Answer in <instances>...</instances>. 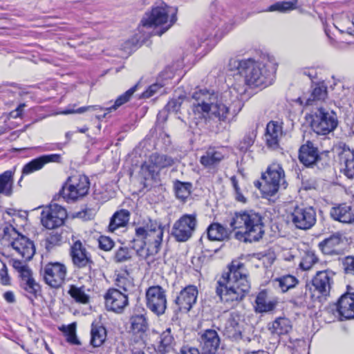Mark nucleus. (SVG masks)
Segmentation results:
<instances>
[{
    "label": "nucleus",
    "mask_w": 354,
    "mask_h": 354,
    "mask_svg": "<svg viewBox=\"0 0 354 354\" xmlns=\"http://www.w3.org/2000/svg\"><path fill=\"white\" fill-rule=\"evenodd\" d=\"M232 231L218 223H212L207 229V237L211 241H224L229 239Z\"/></svg>",
    "instance_id": "nucleus-29"
},
{
    "label": "nucleus",
    "mask_w": 354,
    "mask_h": 354,
    "mask_svg": "<svg viewBox=\"0 0 354 354\" xmlns=\"http://www.w3.org/2000/svg\"><path fill=\"white\" fill-rule=\"evenodd\" d=\"M19 234L12 225L5 223L0 227V240L7 242L9 245L19 237Z\"/></svg>",
    "instance_id": "nucleus-39"
},
{
    "label": "nucleus",
    "mask_w": 354,
    "mask_h": 354,
    "mask_svg": "<svg viewBox=\"0 0 354 354\" xmlns=\"http://www.w3.org/2000/svg\"><path fill=\"white\" fill-rule=\"evenodd\" d=\"M335 273L331 270L317 271L311 280L313 291L318 294L317 297L326 298L334 284Z\"/></svg>",
    "instance_id": "nucleus-14"
},
{
    "label": "nucleus",
    "mask_w": 354,
    "mask_h": 354,
    "mask_svg": "<svg viewBox=\"0 0 354 354\" xmlns=\"http://www.w3.org/2000/svg\"><path fill=\"white\" fill-rule=\"evenodd\" d=\"M91 336V344L93 347H99L104 343L106 339V330L104 326L93 323Z\"/></svg>",
    "instance_id": "nucleus-34"
},
{
    "label": "nucleus",
    "mask_w": 354,
    "mask_h": 354,
    "mask_svg": "<svg viewBox=\"0 0 354 354\" xmlns=\"http://www.w3.org/2000/svg\"><path fill=\"white\" fill-rule=\"evenodd\" d=\"M41 157L44 165L48 162H60L62 160L61 155L57 153L43 155Z\"/></svg>",
    "instance_id": "nucleus-57"
},
{
    "label": "nucleus",
    "mask_w": 354,
    "mask_h": 354,
    "mask_svg": "<svg viewBox=\"0 0 354 354\" xmlns=\"http://www.w3.org/2000/svg\"><path fill=\"white\" fill-rule=\"evenodd\" d=\"M238 70L250 87H266L270 84L269 75L262 63L251 59L241 60L239 62Z\"/></svg>",
    "instance_id": "nucleus-6"
},
{
    "label": "nucleus",
    "mask_w": 354,
    "mask_h": 354,
    "mask_svg": "<svg viewBox=\"0 0 354 354\" xmlns=\"http://www.w3.org/2000/svg\"><path fill=\"white\" fill-rule=\"evenodd\" d=\"M66 217V210L61 205L55 203L42 211L41 222L46 228L54 229L62 225Z\"/></svg>",
    "instance_id": "nucleus-15"
},
{
    "label": "nucleus",
    "mask_w": 354,
    "mask_h": 354,
    "mask_svg": "<svg viewBox=\"0 0 354 354\" xmlns=\"http://www.w3.org/2000/svg\"><path fill=\"white\" fill-rule=\"evenodd\" d=\"M199 342L203 354H216L221 340L215 330L207 329L200 334Z\"/></svg>",
    "instance_id": "nucleus-20"
},
{
    "label": "nucleus",
    "mask_w": 354,
    "mask_h": 354,
    "mask_svg": "<svg viewBox=\"0 0 354 354\" xmlns=\"http://www.w3.org/2000/svg\"><path fill=\"white\" fill-rule=\"evenodd\" d=\"M137 85L133 86L131 88H129L128 91H127L124 93L120 95L115 101V103L113 106L109 107L106 109V110L110 112L111 111H115L118 109L120 106H121L122 104L127 103L129 101L133 94L135 93V91L137 89Z\"/></svg>",
    "instance_id": "nucleus-43"
},
{
    "label": "nucleus",
    "mask_w": 354,
    "mask_h": 354,
    "mask_svg": "<svg viewBox=\"0 0 354 354\" xmlns=\"http://www.w3.org/2000/svg\"><path fill=\"white\" fill-rule=\"evenodd\" d=\"M3 298L8 303H14L15 301V297L12 291H7L3 294Z\"/></svg>",
    "instance_id": "nucleus-63"
},
{
    "label": "nucleus",
    "mask_w": 354,
    "mask_h": 354,
    "mask_svg": "<svg viewBox=\"0 0 354 354\" xmlns=\"http://www.w3.org/2000/svg\"><path fill=\"white\" fill-rule=\"evenodd\" d=\"M266 292H260L256 298V311L264 313L271 311L274 309L275 304L272 301H267Z\"/></svg>",
    "instance_id": "nucleus-41"
},
{
    "label": "nucleus",
    "mask_w": 354,
    "mask_h": 354,
    "mask_svg": "<svg viewBox=\"0 0 354 354\" xmlns=\"http://www.w3.org/2000/svg\"><path fill=\"white\" fill-rule=\"evenodd\" d=\"M90 187L87 176L77 174L68 178L61 194L67 201H75L88 194Z\"/></svg>",
    "instance_id": "nucleus-9"
},
{
    "label": "nucleus",
    "mask_w": 354,
    "mask_h": 354,
    "mask_svg": "<svg viewBox=\"0 0 354 354\" xmlns=\"http://www.w3.org/2000/svg\"><path fill=\"white\" fill-rule=\"evenodd\" d=\"M96 106H82L77 109H66L64 111H62L61 113L64 115H68L71 113H82L85 111H90V110H96Z\"/></svg>",
    "instance_id": "nucleus-55"
},
{
    "label": "nucleus",
    "mask_w": 354,
    "mask_h": 354,
    "mask_svg": "<svg viewBox=\"0 0 354 354\" xmlns=\"http://www.w3.org/2000/svg\"><path fill=\"white\" fill-rule=\"evenodd\" d=\"M283 136L282 123L277 121H270L266 126L264 135L266 145L272 149L279 147V141Z\"/></svg>",
    "instance_id": "nucleus-23"
},
{
    "label": "nucleus",
    "mask_w": 354,
    "mask_h": 354,
    "mask_svg": "<svg viewBox=\"0 0 354 354\" xmlns=\"http://www.w3.org/2000/svg\"><path fill=\"white\" fill-rule=\"evenodd\" d=\"M105 307L107 310L120 313L129 304L127 293L117 288H110L104 295Z\"/></svg>",
    "instance_id": "nucleus-17"
},
{
    "label": "nucleus",
    "mask_w": 354,
    "mask_h": 354,
    "mask_svg": "<svg viewBox=\"0 0 354 354\" xmlns=\"http://www.w3.org/2000/svg\"><path fill=\"white\" fill-rule=\"evenodd\" d=\"M68 293L77 303L88 304L89 301V295L85 292V287H78L75 285H71Z\"/></svg>",
    "instance_id": "nucleus-38"
},
{
    "label": "nucleus",
    "mask_w": 354,
    "mask_h": 354,
    "mask_svg": "<svg viewBox=\"0 0 354 354\" xmlns=\"http://www.w3.org/2000/svg\"><path fill=\"white\" fill-rule=\"evenodd\" d=\"M146 306L155 315L160 316L167 308L166 290L160 286H152L146 291Z\"/></svg>",
    "instance_id": "nucleus-11"
},
{
    "label": "nucleus",
    "mask_w": 354,
    "mask_h": 354,
    "mask_svg": "<svg viewBox=\"0 0 354 354\" xmlns=\"http://www.w3.org/2000/svg\"><path fill=\"white\" fill-rule=\"evenodd\" d=\"M133 252L127 247H120L116 250L114 255V261L116 263H124L130 261L132 258Z\"/></svg>",
    "instance_id": "nucleus-46"
},
{
    "label": "nucleus",
    "mask_w": 354,
    "mask_h": 354,
    "mask_svg": "<svg viewBox=\"0 0 354 354\" xmlns=\"http://www.w3.org/2000/svg\"><path fill=\"white\" fill-rule=\"evenodd\" d=\"M46 284L53 288H59L64 283L67 270L66 266L58 262H50L41 270Z\"/></svg>",
    "instance_id": "nucleus-12"
},
{
    "label": "nucleus",
    "mask_w": 354,
    "mask_h": 354,
    "mask_svg": "<svg viewBox=\"0 0 354 354\" xmlns=\"http://www.w3.org/2000/svg\"><path fill=\"white\" fill-rule=\"evenodd\" d=\"M20 286L26 292L29 293L30 296L35 297L37 296L40 289L39 285L36 283L34 279L21 281Z\"/></svg>",
    "instance_id": "nucleus-49"
},
{
    "label": "nucleus",
    "mask_w": 354,
    "mask_h": 354,
    "mask_svg": "<svg viewBox=\"0 0 354 354\" xmlns=\"http://www.w3.org/2000/svg\"><path fill=\"white\" fill-rule=\"evenodd\" d=\"M12 266L19 273L26 266L21 261L15 259L12 260Z\"/></svg>",
    "instance_id": "nucleus-62"
},
{
    "label": "nucleus",
    "mask_w": 354,
    "mask_h": 354,
    "mask_svg": "<svg viewBox=\"0 0 354 354\" xmlns=\"http://www.w3.org/2000/svg\"><path fill=\"white\" fill-rule=\"evenodd\" d=\"M163 233L164 227L160 222L149 219L136 227L132 248L139 257L147 260L159 252Z\"/></svg>",
    "instance_id": "nucleus-3"
},
{
    "label": "nucleus",
    "mask_w": 354,
    "mask_h": 354,
    "mask_svg": "<svg viewBox=\"0 0 354 354\" xmlns=\"http://www.w3.org/2000/svg\"><path fill=\"white\" fill-rule=\"evenodd\" d=\"M298 0H292V1H281L277 2L271 5L266 10L269 12L277 11L280 12H286L296 8V4Z\"/></svg>",
    "instance_id": "nucleus-44"
},
{
    "label": "nucleus",
    "mask_w": 354,
    "mask_h": 354,
    "mask_svg": "<svg viewBox=\"0 0 354 354\" xmlns=\"http://www.w3.org/2000/svg\"><path fill=\"white\" fill-rule=\"evenodd\" d=\"M67 341L75 345H79L80 344L74 331H71L67 337Z\"/></svg>",
    "instance_id": "nucleus-61"
},
{
    "label": "nucleus",
    "mask_w": 354,
    "mask_h": 354,
    "mask_svg": "<svg viewBox=\"0 0 354 354\" xmlns=\"http://www.w3.org/2000/svg\"><path fill=\"white\" fill-rule=\"evenodd\" d=\"M318 258L313 252L308 251L304 253L299 263V267L303 270H309L317 263Z\"/></svg>",
    "instance_id": "nucleus-45"
},
{
    "label": "nucleus",
    "mask_w": 354,
    "mask_h": 354,
    "mask_svg": "<svg viewBox=\"0 0 354 354\" xmlns=\"http://www.w3.org/2000/svg\"><path fill=\"white\" fill-rule=\"evenodd\" d=\"M284 177L285 174L281 166L274 163L268 167L265 173L262 174L263 182L257 181L254 185L261 190L263 197L274 196L281 187L286 188Z\"/></svg>",
    "instance_id": "nucleus-7"
},
{
    "label": "nucleus",
    "mask_w": 354,
    "mask_h": 354,
    "mask_svg": "<svg viewBox=\"0 0 354 354\" xmlns=\"http://www.w3.org/2000/svg\"><path fill=\"white\" fill-rule=\"evenodd\" d=\"M299 161L307 167H313L319 160L318 149L310 141L301 146L299 151Z\"/></svg>",
    "instance_id": "nucleus-24"
},
{
    "label": "nucleus",
    "mask_w": 354,
    "mask_h": 354,
    "mask_svg": "<svg viewBox=\"0 0 354 354\" xmlns=\"http://www.w3.org/2000/svg\"><path fill=\"white\" fill-rule=\"evenodd\" d=\"M25 106H26V104L24 103L20 104L17 106V108L13 112H12V113H16V114L15 115H12V117L15 118L21 117L22 113H23V111H24V109Z\"/></svg>",
    "instance_id": "nucleus-64"
},
{
    "label": "nucleus",
    "mask_w": 354,
    "mask_h": 354,
    "mask_svg": "<svg viewBox=\"0 0 354 354\" xmlns=\"http://www.w3.org/2000/svg\"><path fill=\"white\" fill-rule=\"evenodd\" d=\"M44 166L41 157L35 158L26 164L22 169V174L27 175L41 169Z\"/></svg>",
    "instance_id": "nucleus-47"
},
{
    "label": "nucleus",
    "mask_w": 354,
    "mask_h": 354,
    "mask_svg": "<svg viewBox=\"0 0 354 354\" xmlns=\"http://www.w3.org/2000/svg\"><path fill=\"white\" fill-rule=\"evenodd\" d=\"M330 214L334 220L341 223H351L354 222V213L352 207L346 203L332 207Z\"/></svg>",
    "instance_id": "nucleus-27"
},
{
    "label": "nucleus",
    "mask_w": 354,
    "mask_h": 354,
    "mask_svg": "<svg viewBox=\"0 0 354 354\" xmlns=\"http://www.w3.org/2000/svg\"><path fill=\"white\" fill-rule=\"evenodd\" d=\"M131 329L133 333L142 334L148 329L147 318L144 315H135L130 318Z\"/></svg>",
    "instance_id": "nucleus-35"
},
{
    "label": "nucleus",
    "mask_w": 354,
    "mask_h": 354,
    "mask_svg": "<svg viewBox=\"0 0 354 354\" xmlns=\"http://www.w3.org/2000/svg\"><path fill=\"white\" fill-rule=\"evenodd\" d=\"M345 274L354 276V256H346L342 260Z\"/></svg>",
    "instance_id": "nucleus-52"
},
{
    "label": "nucleus",
    "mask_w": 354,
    "mask_h": 354,
    "mask_svg": "<svg viewBox=\"0 0 354 354\" xmlns=\"http://www.w3.org/2000/svg\"><path fill=\"white\" fill-rule=\"evenodd\" d=\"M332 312L335 311L339 317L346 319L354 318V293H345L341 296L337 304L329 307Z\"/></svg>",
    "instance_id": "nucleus-18"
},
{
    "label": "nucleus",
    "mask_w": 354,
    "mask_h": 354,
    "mask_svg": "<svg viewBox=\"0 0 354 354\" xmlns=\"http://www.w3.org/2000/svg\"><path fill=\"white\" fill-rule=\"evenodd\" d=\"M70 255L75 266L79 268H88V270L91 268L93 261L80 241H75L71 245Z\"/></svg>",
    "instance_id": "nucleus-19"
},
{
    "label": "nucleus",
    "mask_w": 354,
    "mask_h": 354,
    "mask_svg": "<svg viewBox=\"0 0 354 354\" xmlns=\"http://www.w3.org/2000/svg\"><path fill=\"white\" fill-rule=\"evenodd\" d=\"M274 283L283 292L288 291L289 289L293 288L298 283V279L290 274L282 276L276 278Z\"/></svg>",
    "instance_id": "nucleus-40"
},
{
    "label": "nucleus",
    "mask_w": 354,
    "mask_h": 354,
    "mask_svg": "<svg viewBox=\"0 0 354 354\" xmlns=\"http://www.w3.org/2000/svg\"><path fill=\"white\" fill-rule=\"evenodd\" d=\"M245 92V86H239L236 84L223 93L198 90L192 95V110L203 116L209 115L220 122L229 123L231 118L236 117L241 110L242 105L239 95Z\"/></svg>",
    "instance_id": "nucleus-1"
},
{
    "label": "nucleus",
    "mask_w": 354,
    "mask_h": 354,
    "mask_svg": "<svg viewBox=\"0 0 354 354\" xmlns=\"http://www.w3.org/2000/svg\"><path fill=\"white\" fill-rule=\"evenodd\" d=\"M174 188L176 197L184 202L191 194L192 184L176 180L174 182Z\"/></svg>",
    "instance_id": "nucleus-36"
},
{
    "label": "nucleus",
    "mask_w": 354,
    "mask_h": 354,
    "mask_svg": "<svg viewBox=\"0 0 354 354\" xmlns=\"http://www.w3.org/2000/svg\"><path fill=\"white\" fill-rule=\"evenodd\" d=\"M268 329L272 335L280 336L288 333L292 329V326L288 319L279 317L272 323Z\"/></svg>",
    "instance_id": "nucleus-33"
},
{
    "label": "nucleus",
    "mask_w": 354,
    "mask_h": 354,
    "mask_svg": "<svg viewBox=\"0 0 354 354\" xmlns=\"http://www.w3.org/2000/svg\"><path fill=\"white\" fill-rule=\"evenodd\" d=\"M179 354H200L197 348L185 345L181 347Z\"/></svg>",
    "instance_id": "nucleus-60"
},
{
    "label": "nucleus",
    "mask_w": 354,
    "mask_h": 354,
    "mask_svg": "<svg viewBox=\"0 0 354 354\" xmlns=\"http://www.w3.org/2000/svg\"><path fill=\"white\" fill-rule=\"evenodd\" d=\"M198 224L195 214H185L174 222L171 234L178 242L188 241L195 232Z\"/></svg>",
    "instance_id": "nucleus-10"
},
{
    "label": "nucleus",
    "mask_w": 354,
    "mask_h": 354,
    "mask_svg": "<svg viewBox=\"0 0 354 354\" xmlns=\"http://www.w3.org/2000/svg\"><path fill=\"white\" fill-rule=\"evenodd\" d=\"M229 225L232 230H238L236 238L245 242L257 241L264 234L263 217L253 210L235 212Z\"/></svg>",
    "instance_id": "nucleus-4"
},
{
    "label": "nucleus",
    "mask_w": 354,
    "mask_h": 354,
    "mask_svg": "<svg viewBox=\"0 0 354 354\" xmlns=\"http://www.w3.org/2000/svg\"><path fill=\"white\" fill-rule=\"evenodd\" d=\"M227 269L217 281L216 292L223 302L234 306L250 291L249 272L245 264L238 259L232 260Z\"/></svg>",
    "instance_id": "nucleus-2"
},
{
    "label": "nucleus",
    "mask_w": 354,
    "mask_h": 354,
    "mask_svg": "<svg viewBox=\"0 0 354 354\" xmlns=\"http://www.w3.org/2000/svg\"><path fill=\"white\" fill-rule=\"evenodd\" d=\"M173 164L174 160L171 157L155 153L150 156L149 162L141 165L140 172L145 179L153 178L160 169L170 167Z\"/></svg>",
    "instance_id": "nucleus-13"
},
{
    "label": "nucleus",
    "mask_w": 354,
    "mask_h": 354,
    "mask_svg": "<svg viewBox=\"0 0 354 354\" xmlns=\"http://www.w3.org/2000/svg\"><path fill=\"white\" fill-rule=\"evenodd\" d=\"M290 302L298 307H304L307 304L306 292H297L290 300Z\"/></svg>",
    "instance_id": "nucleus-53"
},
{
    "label": "nucleus",
    "mask_w": 354,
    "mask_h": 354,
    "mask_svg": "<svg viewBox=\"0 0 354 354\" xmlns=\"http://www.w3.org/2000/svg\"><path fill=\"white\" fill-rule=\"evenodd\" d=\"M161 88L162 85L159 84H153L149 86L148 88L142 93V97L145 98H149L153 96Z\"/></svg>",
    "instance_id": "nucleus-56"
},
{
    "label": "nucleus",
    "mask_w": 354,
    "mask_h": 354,
    "mask_svg": "<svg viewBox=\"0 0 354 354\" xmlns=\"http://www.w3.org/2000/svg\"><path fill=\"white\" fill-rule=\"evenodd\" d=\"M340 170L348 178L354 176V152L349 148L344 147L339 153Z\"/></svg>",
    "instance_id": "nucleus-26"
},
{
    "label": "nucleus",
    "mask_w": 354,
    "mask_h": 354,
    "mask_svg": "<svg viewBox=\"0 0 354 354\" xmlns=\"http://www.w3.org/2000/svg\"><path fill=\"white\" fill-rule=\"evenodd\" d=\"M339 26H335L342 32H346L354 37V21L345 17L342 21L337 22Z\"/></svg>",
    "instance_id": "nucleus-50"
},
{
    "label": "nucleus",
    "mask_w": 354,
    "mask_h": 354,
    "mask_svg": "<svg viewBox=\"0 0 354 354\" xmlns=\"http://www.w3.org/2000/svg\"><path fill=\"white\" fill-rule=\"evenodd\" d=\"M327 97V88L324 84H317L313 88L310 97L306 101L307 105H312L313 101L324 100Z\"/></svg>",
    "instance_id": "nucleus-42"
},
{
    "label": "nucleus",
    "mask_w": 354,
    "mask_h": 354,
    "mask_svg": "<svg viewBox=\"0 0 354 354\" xmlns=\"http://www.w3.org/2000/svg\"><path fill=\"white\" fill-rule=\"evenodd\" d=\"M20 277H21V281H27L28 279H33L32 276V272L28 268L27 266H26L19 272Z\"/></svg>",
    "instance_id": "nucleus-59"
},
{
    "label": "nucleus",
    "mask_w": 354,
    "mask_h": 354,
    "mask_svg": "<svg viewBox=\"0 0 354 354\" xmlns=\"http://www.w3.org/2000/svg\"><path fill=\"white\" fill-rule=\"evenodd\" d=\"M197 297V288L195 286H187L180 292L175 303L180 310L188 312L196 302Z\"/></svg>",
    "instance_id": "nucleus-21"
},
{
    "label": "nucleus",
    "mask_w": 354,
    "mask_h": 354,
    "mask_svg": "<svg viewBox=\"0 0 354 354\" xmlns=\"http://www.w3.org/2000/svg\"><path fill=\"white\" fill-rule=\"evenodd\" d=\"M310 118L311 129L317 135H328L333 132L338 124L336 113L322 107L313 112Z\"/></svg>",
    "instance_id": "nucleus-8"
},
{
    "label": "nucleus",
    "mask_w": 354,
    "mask_h": 354,
    "mask_svg": "<svg viewBox=\"0 0 354 354\" xmlns=\"http://www.w3.org/2000/svg\"><path fill=\"white\" fill-rule=\"evenodd\" d=\"M223 149L209 147L200 158V163L207 169H213L219 165L224 159Z\"/></svg>",
    "instance_id": "nucleus-25"
},
{
    "label": "nucleus",
    "mask_w": 354,
    "mask_h": 354,
    "mask_svg": "<svg viewBox=\"0 0 354 354\" xmlns=\"http://www.w3.org/2000/svg\"><path fill=\"white\" fill-rule=\"evenodd\" d=\"M291 218L297 228L308 230L316 223V211L313 207H296L291 214Z\"/></svg>",
    "instance_id": "nucleus-16"
},
{
    "label": "nucleus",
    "mask_w": 354,
    "mask_h": 354,
    "mask_svg": "<svg viewBox=\"0 0 354 354\" xmlns=\"http://www.w3.org/2000/svg\"><path fill=\"white\" fill-rule=\"evenodd\" d=\"M130 218V213L127 209H121L114 213L110 220L109 230L114 232L120 227H125Z\"/></svg>",
    "instance_id": "nucleus-30"
},
{
    "label": "nucleus",
    "mask_w": 354,
    "mask_h": 354,
    "mask_svg": "<svg viewBox=\"0 0 354 354\" xmlns=\"http://www.w3.org/2000/svg\"><path fill=\"white\" fill-rule=\"evenodd\" d=\"M177 12L176 7L169 6L164 2L157 3L150 12L146 13L141 23L146 27H160L156 34L160 36L176 22Z\"/></svg>",
    "instance_id": "nucleus-5"
},
{
    "label": "nucleus",
    "mask_w": 354,
    "mask_h": 354,
    "mask_svg": "<svg viewBox=\"0 0 354 354\" xmlns=\"http://www.w3.org/2000/svg\"><path fill=\"white\" fill-rule=\"evenodd\" d=\"M14 173L7 170L0 174V194L10 196L13 193Z\"/></svg>",
    "instance_id": "nucleus-32"
},
{
    "label": "nucleus",
    "mask_w": 354,
    "mask_h": 354,
    "mask_svg": "<svg viewBox=\"0 0 354 354\" xmlns=\"http://www.w3.org/2000/svg\"><path fill=\"white\" fill-rule=\"evenodd\" d=\"M10 245L26 261L30 260L35 253L33 242L21 233Z\"/></svg>",
    "instance_id": "nucleus-22"
},
{
    "label": "nucleus",
    "mask_w": 354,
    "mask_h": 354,
    "mask_svg": "<svg viewBox=\"0 0 354 354\" xmlns=\"http://www.w3.org/2000/svg\"><path fill=\"white\" fill-rule=\"evenodd\" d=\"M184 97L180 96L178 98L171 99L165 106V109L169 113H178L180 111Z\"/></svg>",
    "instance_id": "nucleus-51"
},
{
    "label": "nucleus",
    "mask_w": 354,
    "mask_h": 354,
    "mask_svg": "<svg viewBox=\"0 0 354 354\" xmlns=\"http://www.w3.org/2000/svg\"><path fill=\"white\" fill-rule=\"evenodd\" d=\"M342 242V236L339 233H335L321 241L319 243V247L325 254H336L339 246Z\"/></svg>",
    "instance_id": "nucleus-28"
},
{
    "label": "nucleus",
    "mask_w": 354,
    "mask_h": 354,
    "mask_svg": "<svg viewBox=\"0 0 354 354\" xmlns=\"http://www.w3.org/2000/svg\"><path fill=\"white\" fill-rule=\"evenodd\" d=\"M99 247L104 251L111 250L113 245V241L108 236H101L98 239Z\"/></svg>",
    "instance_id": "nucleus-54"
},
{
    "label": "nucleus",
    "mask_w": 354,
    "mask_h": 354,
    "mask_svg": "<svg viewBox=\"0 0 354 354\" xmlns=\"http://www.w3.org/2000/svg\"><path fill=\"white\" fill-rule=\"evenodd\" d=\"M115 285L120 290H122V292L127 293V295L133 292L135 288L133 279L127 271L119 273L117 275Z\"/></svg>",
    "instance_id": "nucleus-31"
},
{
    "label": "nucleus",
    "mask_w": 354,
    "mask_h": 354,
    "mask_svg": "<svg viewBox=\"0 0 354 354\" xmlns=\"http://www.w3.org/2000/svg\"><path fill=\"white\" fill-rule=\"evenodd\" d=\"M224 335L232 340H237L241 337V332L238 322L233 317H230L224 328Z\"/></svg>",
    "instance_id": "nucleus-37"
},
{
    "label": "nucleus",
    "mask_w": 354,
    "mask_h": 354,
    "mask_svg": "<svg viewBox=\"0 0 354 354\" xmlns=\"http://www.w3.org/2000/svg\"><path fill=\"white\" fill-rule=\"evenodd\" d=\"M62 235L58 232H52L44 241V247L48 252H50L55 246H58L62 242Z\"/></svg>",
    "instance_id": "nucleus-48"
},
{
    "label": "nucleus",
    "mask_w": 354,
    "mask_h": 354,
    "mask_svg": "<svg viewBox=\"0 0 354 354\" xmlns=\"http://www.w3.org/2000/svg\"><path fill=\"white\" fill-rule=\"evenodd\" d=\"M0 283L4 286L10 284L8 268L5 263H3V267L0 269Z\"/></svg>",
    "instance_id": "nucleus-58"
}]
</instances>
